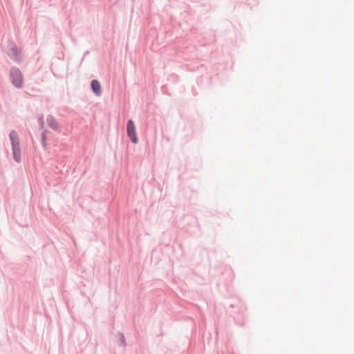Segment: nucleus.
I'll return each mask as SVG.
<instances>
[{"mask_svg": "<svg viewBox=\"0 0 354 354\" xmlns=\"http://www.w3.org/2000/svg\"><path fill=\"white\" fill-rule=\"evenodd\" d=\"M12 83L17 88L22 87L24 84L23 76L21 71L16 68H14L10 71Z\"/></svg>", "mask_w": 354, "mask_h": 354, "instance_id": "2", "label": "nucleus"}, {"mask_svg": "<svg viewBox=\"0 0 354 354\" xmlns=\"http://www.w3.org/2000/svg\"><path fill=\"white\" fill-rule=\"evenodd\" d=\"M9 136L12 147L13 158L17 162H19L21 160V149L18 135L16 131H12Z\"/></svg>", "mask_w": 354, "mask_h": 354, "instance_id": "1", "label": "nucleus"}, {"mask_svg": "<svg viewBox=\"0 0 354 354\" xmlns=\"http://www.w3.org/2000/svg\"><path fill=\"white\" fill-rule=\"evenodd\" d=\"M46 138V133H44L42 134V140H43V142H45Z\"/></svg>", "mask_w": 354, "mask_h": 354, "instance_id": "6", "label": "nucleus"}, {"mask_svg": "<svg viewBox=\"0 0 354 354\" xmlns=\"http://www.w3.org/2000/svg\"><path fill=\"white\" fill-rule=\"evenodd\" d=\"M127 131L128 136L129 137L131 140L134 144L138 143V140L137 135H136V127H135L134 122L131 120H129L127 122Z\"/></svg>", "mask_w": 354, "mask_h": 354, "instance_id": "3", "label": "nucleus"}, {"mask_svg": "<svg viewBox=\"0 0 354 354\" xmlns=\"http://www.w3.org/2000/svg\"><path fill=\"white\" fill-rule=\"evenodd\" d=\"M91 88L93 91V92L97 95H101V86H100V84L99 83L98 81L97 80H93L91 82Z\"/></svg>", "mask_w": 354, "mask_h": 354, "instance_id": "4", "label": "nucleus"}, {"mask_svg": "<svg viewBox=\"0 0 354 354\" xmlns=\"http://www.w3.org/2000/svg\"><path fill=\"white\" fill-rule=\"evenodd\" d=\"M47 122L50 128L56 131L59 130V124L53 117H48Z\"/></svg>", "mask_w": 354, "mask_h": 354, "instance_id": "5", "label": "nucleus"}]
</instances>
